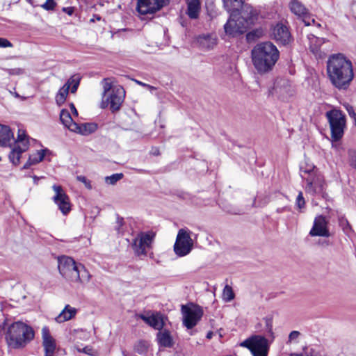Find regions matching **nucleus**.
<instances>
[{
    "label": "nucleus",
    "instance_id": "obj_20",
    "mask_svg": "<svg viewBox=\"0 0 356 356\" xmlns=\"http://www.w3.org/2000/svg\"><path fill=\"white\" fill-rule=\"evenodd\" d=\"M259 12L251 5L245 4L243 6L241 15V19L247 24L249 27L253 25L258 19Z\"/></svg>",
    "mask_w": 356,
    "mask_h": 356
},
{
    "label": "nucleus",
    "instance_id": "obj_13",
    "mask_svg": "<svg viewBox=\"0 0 356 356\" xmlns=\"http://www.w3.org/2000/svg\"><path fill=\"white\" fill-rule=\"evenodd\" d=\"M248 26L237 13H231L226 24L224 25L225 32L229 36H236L246 31Z\"/></svg>",
    "mask_w": 356,
    "mask_h": 356
},
{
    "label": "nucleus",
    "instance_id": "obj_11",
    "mask_svg": "<svg viewBox=\"0 0 356 356\" xmlns=\"http://www.w3.org/2000/svg\"><path fill=\"white\" fill-rule=\"evenodd\" d=\"M124 94L125 92L121 86L114 88L111 92L102 96L101 108H106L109 106L112 112L119 111L124 101Z\"/></svg>",
    "mask_w": 356,
    "mask_h": 356
},
{
    "label": "nucleus",
    "instance_id": "obj_24",
    "mask_svg": "<svg viewBox=\"0 0 356 356\" xmlns=\"http://www.w3.org/2000/svg\"><path fill=\"white\" fill-rule=\"evenodd\" d=\"M197 42L202 48L211 49L217 44V37L215 34H202L197 38Z\"/></svg>",
    "mask_w": 356,
    "mask_h": 356
},
{
    "label": "nucleus",
    "instance_id": "obj_7",
    "mask_svg": "<svg viewBox=\"0 0 356 356\" xmlns=\"http://www.w3.org/2000/svg\"><path fill=\"white\" fill-rule=\"evenodd\" d=\"M80 265L67 256H62L58 259V268L60 275L67 281L78 282L80 274Z\"/></svg>",
    "mask_w": 356,
    "mask_h": 356
},
{
    "label": "nucleus",
    "instance_id": "obj_49",
    "mask_svg": "<svg viewBox=\"0 0 356 356\" xmlns=\"http://www.w3.org/2000/svg\"><path fill=\"white\" fill-rule=\"evenodd\" d=\"M344 107L348 113L349 115L353 118L356 115V113L352 106L348 104H344Z\"/></svg>",
    "mask_w": 356,
    "mask_h": 356
},
{
    "label": "nucleus",
    "instance_id": "obj_47",
    "mask_svg": "<svg viewBox=\"0 0 356 356\" xmlns=\"http://www.w3.org/2000/svg\"><path fill=\"white\" fill-rule=\"evenodd\" d=\"M9 75H21L24 73V70L22 68H13L7 70Z\"/></svg>",
    "mask_w": 356,
    "mask_h": 356
},
{
    "label": "nucleus",
    "instance_id": "obj_56",
    "mask_svg": "<svg viewBox=\"0 0 356 356\" xmlns=\"http://www.w3.org/2000/svg\"><path fill=\"white\" fill-rule=\"evenodd\" d=\"M211 337H212V332H209V333H208V334H207V337L208 339H211Z\"/></svg>",
    "mask_w": 356,
    "mask_h": 356
},
{
    "label": "nucleus",
    "instance_id": "obj_22",
    "mask_svg": "<svg viewBox=\"0 0 356 356\" xmlns=\"http://www.w3.org/2000/svg\"><path fill=\"white\" fill-rule=\"evenodd\" d=\"M273 92L282 100H285L292 95V90L288 81H277L275 83Z\"/></svg>",
    "mask_w": 356,
    "mask_h": 356
},
{
    "label": "nucleus",
    "instance_id": "obj_27",
    "mask_svg": "<svg viewBox=\"0 0 356 356\" xmlns=\"http://www.w3.org/2000/svg\"><path fill=\"white\" fill-rule=\"evenodd\" d=\"M77 312L76 309L67 305L62 312L56 317L55 320L57 323H61L72 319L75 316Z\"/></svg>",
    "mask_w": 356,
    "mask_h": 356
},
{
    "label": "nucleus",
    "instance_id": "obj_46",
    "mask_svg": "<svg viewBox=\"0 0 356 356\" xmlns=\"http://www.w3.org/2000/svg\"><path fill=\"white\" fill-rule=\"evenodd\" d=\"M76 179L79 181L83 183L85 185L86 188H87L88 189L90 190L92 188L90 181L86 177L81 175L77 176Z\"/></svg>",
    "mask_w": 356,
    "mask_h": 356
},
{
    "label": "nucleus",
    "instance_id": "obj_45",
    "mask_svg": "<svg viewBox=\"0 0 356 356\" xmlns=\"http://www.w3.org/2000/svg\"><path fill=\"white\" fill-rule=\"evenodd\" d=\"M305 204V201L302 192H300L296 197V205L297 207L301 209L304 208Z\"/></svg>",
    "mask_w": 356,
    "mask_h": 356
},
{
    "label": "nucleus",
    "instance_id": "obj_25",
    "mask_svg": "<svg viewBox=\"0 0 356 356\" xmlns=\"http://www.w3.org/2000/svg\"><path fill=\"white\" fill-rule=\"evenodd\" d=\"M187 6L186 14L191 19H197L201 9V0H185Z\"/></svg>",
    "mask_w": 356,
    "mask_h": 356
},
{
    "label": "nucleus",
    "instance_id": "obj_21",
    "mask_svg": "<svg viewBox=\"0 0 356 356\" xmlns=\"http://www.w3.org/2000/svg\"><path fill=\"white\" fill-rule=\"evenodd\" d=\"M140 318L155 330H161L164 325L163 316L159 312L151 315L140 314Z\"/></svg>",
    "mask_w": 356,
    "mask_h": 356
},
{
    "label": "nucleus",
    "instance_id": "obj_12",
    "mask_svg": "<svg viewBox=\"0 0 356 356\" xmlns=\"http://www.w3.org/2000/svg\"><path fill=\"white\" fill-rule=\"evenodd\" d=\"M155 237L152 232H140L133 240L132 248L138 256L147 255V250L150 249Z\"/></svg>",
    "mask_w": 356,
    "mask_h": 356
},
{
    "label": "nucleus",
    "instance_id": "obj_54",
    "mask_svg": "<svg viewBox=\"0 0 356 356\" xmlns=\"http://www.w3.org/2000/svg\"><path fill=\"white\" fill-rule=\"evenodd\" d=\"M146 88L147 89H149L151 92H152L153 90H156V88H154V86H152L150 85H148L146 86Z\"/></svg>",
    "mask_w": 356,
    "mask_h": 356
},
{
    "label": "nucleus",
    "instance_id": "obj_52",
    "mask_svg": "<svg viewBox=\"0 0 356 356\" xmlns=\"http://www.w3.org/2000/svg\"><path fill=\"white\" fill-rule=\"evenodd\" d=\"M102 17L99 15H95L92 18L90 19V22H95V21H100Z\"/></svg>",
    "mask_w": 356,
    "mask_h": 356
},
{
    "label": "nucleus",
    "instance_id": "obj_36",
    "mask_svg": "<svg viewBox=\"0 0 356 356\" xmlns=\"http://www.w3.org/2000/svg\"><path fill=\"white\" fill-rule=\"evenodd\" d=\"M69 93V89L67 86H63L60 88L58 93L56 95V102L58 106L62 105L66 100V98Z\"/></svg>",
    "mask_w": 356,
    "mask_h": 356
},
{
    "label": "nucleus",
    "instance_id": "obj_31",
    "mask_svg": "<svg viewBox=\"0 0 356 356\" xmlns=\"http://www.w3.org/2000/svg\"><path fill=\"white\" fill-rule=\"evenodd\" d=\"M60 120L62 124L67 127L69 130L72 131V125L76 124L74 120L72 119V115L70 113V111L67 109H63L60 111Z\"/></svg>",
    "mask_w": 356,
    "mask_h": 356
},
{
    "label": "nucleus",
    "instance_id": "obj_6",
    "mask_svg": "<svg viewBox=\"0 0 356 356\" xmlns=\"http://www.w3.org/2000/svg\"><path fill=\"white\" fill-rule=\"evenodd\" d=\"M305 181V192L312 196H319L323 199H327L328 195L326 193L327 184L324 177L321 173H313L310 176L303 177Z\"/></svg>",
    "mask_w": 356,
    "mask_h": 356
},
{
    "label": "nucleus",
    "instance_id": "obj_51",
    "mask_svg": "<svg viewBox=\"0 0 356 356\" xmlns=\"http://www.w3.org/2000/svg\"><path fill=\"white\" fill-rule=\"evenodd\" d=\"M70 108L74 116H78V111L73 104H70Z\"/></svg>",
    "mask_w": 356,
    "mask_h": 356
},
{
    "label": "nucleus",
    "instance_id": "obj_38",
    "mask_svg": "<svg viewBox=\"0 0 356 356\" xmlns=\"http://www.w3.org/2000/svg\"><path fill=\"white\" fill-rule=\"evenodd\" d=\"M80 271L81 272L78 282L81 283L89 282L90 280V275L89 272L85 268V267L81 264L80 265Z\"/></svg>",
    "mask_w": 356,
    "mask_h": 356
},
{
    "label": "nucleus",
    "instance_id": "obj_35",
    "mask_svg": "<svg viewBox=\"0 0 356 356\" xmlns=\"http://www.w3.org/2000/svg\"><path fill=\"white\" fill-rule=\"evenodd\" d=\"M80 80H81L80 76L78 74H75V75L71 76L67 80V81L66 82L65 86H67V88L69 90L71 89L72 93H74L79 87Z\"/></svg>",
    "mask_w": 356,
    "mask_h": 356
},
{
    "label": "nucleus",
    "instance_id": "obj_50",
    "mask_svg": "<svg viewBox=\"0 0 356 356\" xmlns=\"http://www.w3.org/2000/svg\"><path fill=\"white\" fill-rule=\"evenodd\" d=\"M63 10L69 15H72L74 13V8L72 7L63 8Z\"/></svg>",
    "mask_w": 356,
    "mask_h": 356
},
{
    "label": "nucleus",
    "instance_id": "obj_18",
    "mask_svg": "<svg viewBox=\"0 0 356 356\" xmlns=\"http://www.w3.org/2000/svg\"><path fill=\"white\" fill-rule=\"evenodd\" d=\"M42 339L45 356H54L56 348V340L51 336L49 328L46 326L42 329Z\"/></svg>",
    "mask_w": 356,
    "mask_h": 356
},
{
    "label": "nucleus",
    "instance_id": "obj_23",
    "mask_svg": "<svg viewBox=\"0 0 356 356\" xmlns=\"http://www.w3.org/2000/svg\"><path fill=\"white\" fill-rule=\"evenodd\" d=\"M289 356H326L324 348L321 345L305 346L302 353H291Z\"/></svg>",
    "mask_w": 356,
    "mask_h": 356
},
{
    "label": "nucleus",
    "instance_id": "obj_8",
    "mask_svg": "<svg viewBox=\"0 0 356 356\" xmlns=\"http://www.w3.org/2000/svg\"><path fill=\"white\" fill-rule=\"evenodd\" d=\"M181 313L182 324L188 330L196 326L204 314L202 308L193 303L182 305Z\"/></svg>",
    "mask_w": 356,
    "mask_h": 356
},
{
    "label": "nucleus",
    "instance_id": "obj_32",
    "mask_svg": "<svg viewBox=\"0 0 356 356\" xmlns=\"http://www.w3.org/2000/svg\"><path fill=\"white\" fill-rule=\"evenodd\" d=\"M224 7L231 13H236L243 6V0H223Z\"/></svg>",
    "mask_w": 356,
    "mask_h": 356
},
{
    "label": "nucleus",
    "instance_id": "obj_15",
    "mask_svg": "<svg viewBox=\"0 0 356 356\" xmlns=\"http://www.w3.org/2000/svg\"><path fill=\"white\" fill-rule=\"evenodd\" d=\"M52 189L55 193L53 197L54 203L63 215H67L71 210L70 197L59 185H54Z\"/></svg>",
    "mask_w": 356,
    "mask_h": 356
},
{
    "label": "nucleus",
    "instance_id": "obj_29",
    "mask_svg": "<svg viewBox=\"0 0 356 356\" xmlns=\"http://www.w3.org/2000/svg\"><path fill=\"white\" fill-rule=\"evenodd\" d=\"M13 138V134L10 127L0 124V145H9Z\"/></svg>",
    "mask_w": 356,
    "mask_h": 356
},
{
    "label": "nucleus",
    "instance_id": "obj_9",
    "mask_svg": "<svg viewBox=\"0 0 356 356\" xmlns=\"http://www.w3.org/2000/svg\"><path fill=\"white\" fill-rule=\"evenodd\" d=\"M192 232L187 228H182L178 231L174 252L179 257L188 255L193 248V240L191 237Z\"/></svg>",
    "mask_w": 356,
    "mask_h": 356
},
{
    "label": "nucleus",
    "instance_id": "obj_19",
    "mask_svg": "<svg viewBox=\"0 0 356 356\" xmlns=\"http://www.w3.org/2000/svg\"><path fill=\"white\" fill-rule=\"evenodd\" d=\"M289 8L293 14L302 18V21L306 26H309L311 24V22L313 23L314 22V19H310V17H308L307 10L299 1L291 0L289 3Z\"/></svg>",
    "mask_w": 356,
    "mask_h": 356
},
{
    "label": "nucleus",
    "instance_id": "obj_53",
    "mask_svg": "<svg viewBox=\"0 0 356 356\" xmlns=\"http://www.w3.org/2000/svg\"><path fill=\"white\" fill-rule=\"evenodd\" d=\"M117 224H118V226H117V227H116L117 232H118V233H120L121 232H120V227L122 225V220H118V221L117 222Z\"/></svg>",
    "mask_w": 356,
    "mask_h": 356
},
{
    "label": "nucleus",
    "instance_id": "obj_39",
    "mask_svg": "<svg viewBox=\"0 0 356 356\" xmlns=\"http://www.w3.org/2000/svg\"><path fill=\"white\" fill-rule=\"evenodd\" d=\"M123 177V175L122 173H115L113 174L111 176H108L105 177V182L109 185H114L120 180Z\"/></svg>",
    "mask_w": 356,
    "mask_h": 356
},
{
    "label": "nucleus",
    "instance_id": "obj_48",
    "mask_svg": "<svg viewBox=\"0 0 356 356\" xmlns=\"http://www.w3.org/2000/svg\"><path fill=\"white\" fill-rule=\"evenodd\" d=\"M13 44L6 38H0V47L6 48V47H12Z\"/></svg>",
    "mask_w": 356,
    "mask_h": 356
},
{
    "label": "nucleus",
    "instance_id": "obj_26",
    "mask_svg": "<svg viewBox=\"0 0 356 356\" xmlns=\"http://www.w3.org/2000/svg\"><path fill=\"white\" fill-rule=\"evenodd\" d=\"M72 131L78 133L82 135H88L95 132L97 128V124L94 123H85L81 125L72 124Z\"/></svg>",
    "mask_w": 356,
    "mask_h": 356
},
{
    "label": "nucleus",
    "instance_id": "obj_3",
    "mask_svg": "<svg viewBox=\"0 0 356 356\" xmlns=\"http://www.w3.org/2000/svg\"><path fill=\"white\" fill-rule=\"evenodd\" d=\"M252 61L254 68L260 74L270 71L279 59L280 53L272 42L257 44L251 52Z\"/></svg>",
    "mask_w": 356,
    "mask_h": 356
},
{
    "label": "nucleus",
    "instance_id": "obj_16",
    "mask_svg": "<svg viewBox=\"0 0 356 356\" xmlns=\"http://www.w3.org/2000/svg\"><path fill=\"white\" fill-rule=\"evenodd\" d=\"M328 221L325 217L318 216L316 217L314 225L309 232L312 236L329 237L330 236L327 227Z\"/></svg>",
    "mask_w": 356,
    "mask_h": 356
},
{
    "label": "nucleus",
    "instance_id": "obj_30",
    "mask_svg": "<svg viewBox=\"0 0 356 356\" xmlns=\"http://www.w3.org/2000/svg\"><path fill=\"white\" fill-rule=\"evenodd\" d=\"M157 339L161 346L164 347H171L172 346V339L169 331L164 330L157 334Z\"/></svg>",
    "mask_w": 356,
    "mask_h": 356
},
{
    "label": "nucleus",
    "instance_id": "obj_57",
    "mask_svg": "<svg viewBox=\"0 0 356 356\" xmlns=\"http://www.w3.org/2000/svg\"><path fill=\"white\" fill-rule=\"evenodd\" d=\"M353 120H354L355 125V127H356V115H355L354 118H353Z\"/></svg>",
    "mask_w": 356,
    "mask_h": 356
},
{
    "label": "nucleus",
    "instance_id": "obj_2",
    "mask_svg": "<svg viewBox=\"0 0 356 356\" xmlns=\"http://www.w3.org/2000/svg\"><path fill=\"white\" fill-rule=\"evenodd\" d=\"M0 335L4 337L8 346L19 348L33 339L34 331L31 327L23 322L10 323L5 319L0 324Z\"/></svg>",
    "mask_w": 356,
    "mask_h": 356
},
{
    "label": "nucleus",
    "instance_id": "obj_58",
    "mask_svg": "<svg viewBox=\"0 0 356 356\" xmlns=\"http://www.w3.org/2000/svg\"><path fill=\"white\" fill-rule=\"evenodd\" d=\"M250 35H251V33H248V34L247 37H248V39L250 38Z\"/></svg>",
    "mask_w": 356,
    "mask_h": 356
},
{
    "label": "nucleus",
    "instance_id": "obj_17",
    "mask_svg": "<svg viewBox=\"0 0 356 356\" xmlns=\"http://www.w3.org/2000/svg\"><path fill=\"white\" fill-rule=\"evenodd\" d=\"M271 35L275 40L282 44H286L291 41L289 29L282 23H277L273 27Z\"/></svg>",
    "mask_w": 356,
    "mask_h": 356
},
{
    "label": "nucleus",
    "instance_id": "obj_34",
    "mask_svg": "<svg viewBox=\"0 0 356 356\" xmlns=\"http://www.w3.org/2000/svg\"><path fill=\"white\" fill-rule=\"evenodd\" d=\"M313 173L320 172L312 163L305 162L300 165V175L302 179L303 177L310 176Z\"/></svg>",
    "mask_w": 356,
    "mask_h": 356
},
{
    "label": "nucleus",
    "instance_id": "obj_44",
    "mask_svg": "<svg viewBox=\"0 0 356 356\" xmlns=\"http://www.w3.org/2000/svg\"><path fill=\"white\" fill-rule=\"evenodd\" d=\"M349 163L351 166L356 168V152L353 149L348 151Z\"/></svg>",
    "mask_w": 356,
    "mask_h": 356
},
{
    "label": "nucleus",
    "instance_id": "obj_4",
    "mask_svg": "<svg viewBox=\"0 0 356 356\" xmlns=\"http://www.w3.org/2000/svg\"><path fill=\"white\" fill-rule=\"evenodd\" d=\"M268 332L270 339L263 335L253 334L239 343V346L250 350L252 356H268L270 345L275 339L272 325L270 321H266Z\"/></svg>",
    "mask_w": 356,
    "mask_h": 356
},
{
    "label": "nucleus",
    "instance_id": "obj_43",
    "mask_svg": "<svg viewBox=\"0 0 356 356\" xmlns=\"http://www.w3.org/2000/svg\"><path fill=\"white\" fill-rule=\"evenodd\" d=\"M56 6L54 0H47L45 3L41 5V7L46 10H53Z\"/></svg>",
    "mask_w": 356,
    "mask_h": 356
},
{
    "label": "nucleus",
    "instance_id": "obj_28",
    "mask_svg": "<svg viewBox=\"0 0 356 356\" xmlns=\"http://www.w3.org/2000/svg\"><path fill=\"white\" fill-rule=\"evenodd\" d=\"M47 152V149H43L32 153L30 154L27 162L24 164L23 168L24 169H27L30 166L41 162L44 159V157Z\"/></svg>",
    "mask_w": 356,
    "mask_h": 356
},
{
    "label": "nucleus",
    "instance_id": "obj_37",
    "mask_svg": "<svg viewBox=\"0 0 356 356\" xmlns=\"http://www.w3.org/2000/svg\"><path fill=\"white\" fill-rule=\"evenodd\" d=\"M222 298L225 302H230L234 298L233 290L229 285H226L223 289Z\"/></svg>",
    "mask_w": 356,
    "mask_h": 356
},
{
    "label": "nucleus",
    "instance_id": "obj_5",
    "mask_svg": "<svg viewBox=\"0 0 356 356\" xmlns=\"http://www.w3.org/2000/svg\"><path fill=\"white\" fill-rule=\"evenodd\" d=\"M325 115L330 127L332 147L337 148L339 145L337 143L343 137L346 127V116L338 109L327 111Z\"/></svg>",
    "mask_w": 356,
    "mask_h": 356
},
{
    "label": "nucleus",
    "instance_id": "obj_59",
    "mask_svg": "<svg viewBox=\"0 0 356 356\" xmlns=\"http://www.w3.org/2000/svg\"><path fill=\"white\" fill-rule=\"evenodd\" d=\"M123 356H127L124 353H123Z\"/></svg>",
    "mask_w": 356,
    "mask_h": 356
},
{
    "label": "nucleus",
    "instance_id": "obj_10",
    "mask_svg": "<svg viewBox=\"0 0 356 356\" xmlns=\"http://www.w3.org/2000/svg\"><path fill=\"white\" fill-rule=\"evenodd\" d=\"M29 146V137L26 134L24 130L19 129L17 138L8 155L10 161L15 165H18L22 153L28 150Z\"/></svg>",
    "mask_w": 356,
    "mask_h": 356
},
{
    "label": "nucleus",
    "instance_id": "obj_41",
    "mask_svg": "<svg viewBox=\"0 0 356 356\" xmlns=\"http://www.w3.org/2000/svg\"><path fill=\"white\" fill-rule=\"evenodd\" d=\"M301 333L299 331L293 330L289 334L286 344H291L292 343H298Z\"/></svg>",
    "mask_w": 356,
    "mask_h": 356
},
{
    "label": "nucleus",
    "instance_id": "obj_55",
    "mask_svg": "<svg viewBox=\"0 0 356 356\" xmlns=\"http://www.w3.org/2000/svg\"><path fill=\"white\" fill-rule=\"evenodd\" d=\"M136 81V83H137L138 85L143 86H144V87H146V86H147V84L144 83H143V82H141V81Z\"/></svg>",
    "mask_w": 356,
    "mask_h": 356
},
{
    "label": "nucleus",
    "instance_id": "obj_33",
    "mask_svg": "<svg viewBox=\"0 0 356 356\" xmlns=\"http://www.w3.org/2000/svg\"><path fill=\"white\" fill-rule=\"evenodd\" d=\"M310 43V49L316 55L318 54L320 47L325 42L324 38H317L312 35L309 38Z\"/></svg>",
    "mask_w": 356,
    "mask_h": 356
},
{
    "label": "nucleus",
    "instance_id": "obj_14",
    "mask_svg": "<svg viewBox=\"0 0 356 356\" xmlns=\"http://www.w3.org/2000/svg\"><path fill=\"white\" fill-rule=\"evenodd\" d=\"M169 0H138L136 10L140 15H152L166 6Z\"/></svg>",
    "mask_w": 356,
    "mask_h": 356
},
{
    "label": "nucleus",
    "instance_id": "obj_1",
    "mask_svg": "<svg viewBox=\"0 0 356 356\" xmlns=\"http://www.w3.org/2000/svg\"><path fill=\"white\" fill-rule=\"evenodd\" d=\"M327 72L332 84L339 90L346 89L354 77L352 63L341 54L329 58Z\"/></svg>",
    "mask_w": 356,
    "mask_h": 356
},
{
    "label": "nucleus",
    "instance_id": "obj_40",
    "mask_svg": "<svg viewBox=\"0 0 356 356\" xmlns=\"http://www.w3.org/2000/svg\"><path fill=\"white\" fill-rule=\"evenodd\" d=\"M74 348L79 353H84L88 355L95 356L97 355V350L93 349L91 346H87L83 348H81L79 346L75 345Z\"/></svg>",
    "mask_w": 356,
    "mask_h": 356
},
{
    "label": "nucleus",
    "instance_id": "obj_42",
    "mask_svg": "<svg viewBox=\"0 0 356 356\" xmlns=\"http://www.w3.org/2000/svg\"><path fill=\"white\" fill-rule=\"evenodd\" d=\"M102 83H103V89H104L102 96H105L106 94L108 95V93L111 92L113 89L116 87V86H113L112 83L106 79H104Z\"/></svg>",
    "mask_w": 356,
    "mask_h": 356
}]
</instances>
